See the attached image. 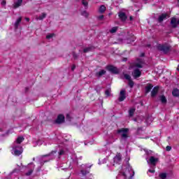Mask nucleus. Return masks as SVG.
Here are the masks:
<instances>
[{"label":"nucleus","instance_id":"obj_31","mask_svg":"<svg viewBox=\"0 0 179 179\" xmlns=\"http://www.w3.org/2000/svg\"><path fill=\"white\" fill-rule=\"evenodd\" d=\"M45 16H47V14L43 13L42 15L38 16V20H43V19H45Z\"/></svg>","mask_w":179,"mask_h":179},{"label":"nucleus","instance_id":"obj_30","mask_svg":"<svg viewBox=\"0 0 179 179\" xmlns=\"http://www.w3.org/2000/svg\"><path fill=\"white\" fill-rule=\"evenodd\" d=\"M150 169H148V174H149V173H151L152 174H155V169L156 168V167H155V166H150Z\"/></svg>","mask_w":179,"mask_h":179},{"label":"nucleus","instance_id":"obj_6","mask_svg":"<svg viewBox=\"0 0 179 179\" xmlns=\"http://www.w3.org/2000/svg\"><path fill=\"white\" fill-rule=\"evenodd\" d=\"M90 169H92V165L88 164L81 165L80 174L82 177H86L90 173Z\"/></svg>","mask_w":179,"mask_h":179},{"label":"nucleus","instance_id":"obj_54","mask_svg":"<svg viewBox=\"0 0 179 179\" xmlns=\"http://www.w3.org/2000/svg\"><path fill=\"white\" fill-rule=\"evenodd\" d=\"M147 47H150V45H148Z\"/></svg>","mask_w":179,"mask_h":179},{"label":"nucleus","instance_id":"obj_27","mask_svg":"<svg viewBox=\"0 0 179 179\" xmlns=\"http://www.w3.org/2000/svg\"><path fill=\"white\" fill-rule=\"evenodd\" d=\"M58 159H61V156H64L65 155V150L61 149L58 152Z\"/></svg>","mask_w":179,"mask_h":179},{"label":"nucleus","instance_id":"obj_40","mask_svg":"<svg viewBox=\"0 0 179 179\" xmlns=\"http://www.w3.org/2000/svg\"><path fill=\"white\" fill-rule=\"evenodd\" d=\"M134 65L136 68H143L142 63H135Z\"/></svg>","mask_w":179,"mask_h":179},{"label":"nucleus","instance_id":"obj_9","mask_svg":"<svg viewBox=\"0 0 179 179\" xmlns=\"http://www.w3.org/2000/svg\"><path fill=\"white\" fill-rule=\"evenodd\" d=\"M132 75L134 79H138V78H141V75H142V71H140L138 69H136L132 72Z\"/></svg>","mask_w":179,"mask_h":179},{"label":"nucleus","instance_id":"obj_5","mask_svg":"<svg viewBox=\"0 0 179 179\" xmlns=\"http://www.w3.org/2000/svg\"><path fill=\"white\" fill-rule=\"evenodd\" d=\"M13 151L15 156H20L23 153V147L17 143L13 144Z\"/></svg>","mask_w":179,"mask_h":179},{"label":"nucleus","instance_id":"obj_16","mask_svg":"<svg viewBox=\"0 0 179 179\" xmlns=\"http://www.w3.org/2000/svg\"><path fill=\"white\" fill-rule=\"evenodd\" d=\"M119 17L122 22H125V20L127 19V14H125L124 12L119 13Z\"/></svg>","mask_w":179,"mask_h":179},{"label":"nucleus","instance_id":"obj_47","mask_svg":"<svg viewBox=\"0 0 179 179\" xmlns=\"http://www.w3.org/2000/svg\"><path fill=\"white\" fill-rule=\"evenodd\" d=\"M25 20H27V22H29L30 21V18L26 17Z\"/></svg>","mask_w":179,"mask_h":179},{"label":"nucleus","instance_id":"obj_2","mask_svg":"<svg viewBox=\"0 0 179 179\" xmlns=\"http://www.w3.org/2000/svg\"><path fill=\"white\" fill-rule=\"evenodd\" d=\"M134 175L135 172L134 170H132V167L127 165V166L125 168V171L120 172L119 175L117 176V178H120V177L122 176L124 179H132Z\"/></svg>","mask_w":179,"mask_h":179},{"label":"nucleus","instance_id":"obj_26","mask_svg":"<svg viewBox=\"0 0 179 179\" xmlns=\"http://www.w3.org/2000/svg\"><path fill=\"white\" fill-rule=\"evenodd\" d=\"M135 108H131L129 110V117H134V114H135Z\"/></svg>","mask_w":179,"mask_h":179},{"label":"nucleus","instance_id":"obj_58","mask_svg":"<svg viewBox=\"0 0 179 179\" xmlns=\"http://www.w3.org/2000/svg\"><path fill=\"white\" fill-rule=\"evenodd\" d=\"M143 1H145V2H146V0H143Z\"/></svg>","mask_w":179,"mask_h":179},{"label":"nucleus","instance_id":"obj_18","mask_svg":"<svg viewBox=\"0 0 179 179\" xmlns=\"http://www.w3.org/2000/svg\"><path fill=\"white\" fill-rule=\"evenodd\" d=\"M113 162H114V163H115L116 164H120V163H121V155H116V156L113 158Z\"/></svg>","mask_w":179,"mask_h":179},{"label":"nucleus","instance_id":"obj_15","mask_svg":"<svg viewBox=\"0 0 179 179\" xmlns=\"http://www.w3.org/2000/svg\"><path fill=\"white\" fill-rule=\"evenodd\" d=\"M20 23H22V17H20L18 19H17V20L14 23L15 30H17L19 29Z\"/></svg>","mask_w":179,"mask_h":179},{"label":"nucleus","instance_id":"obj_51","mask_svg":"<svg viewBox=\"0 0 179 179\" xmlns=\"http://www.w3.org/2000/svg\"><path fill=\"white\" fill-rule=\"evenodd\" d=\"M133 20L132 16H130V20Z\"/></svg>","mask_w":179,"mask_h":179},{"label":"nucleus","instance_id":"obj_12","mask_svg":"<svg viewBox=\"0 0 179 179\" xmlns=\"http://www.w3.org/2000/svg\"><path fill=\"white\" fill-rule=\"evenodd\" d=\"M65 121V116L64 115H59L55 120L56 124H62Z\"/></svg>","mask_w":179,"mask_h":179},{"label":"nucleus","instance_id":"obj_49","mask_svg":"<svg viewBox=\"0 0 179 179\" xmlns=\"http://www.w3.org/2000/svg\"><path fill=\"white\" fill-rule=\"evenodd\" d=\"M2 131H3V129L0 128V132H2Z\"/></svg>","mask_w":179,"mask_h":179},{"label":"nucleus","instance_id":"obj_13","mask_svg":"<svg viewBox=\"0 0 179 179\" xmlns=\"http://www.w3.org/2000/svg\"><path fill=\"white\" fill-rule=\"evenodd\" d=\"M94 49H95L94 46L90 45L87 48H85L83 51L85 54H86L87 52H92V51H94Z\"/></svg>","mask_w":179,"mask_h":179},{"label":"nucleus","instance_id":"obj_44","mask_svg":"<svg viewBox=\"0 0 179 179\" xmlns=\"http://www.w3.org/2000/svg\"><path fill=\"white\" fill-rule=\"evenodd\" d=\"M76 69V66H75V64H73V65L71 66V71H75Z\"/></svg>","mask_w":179,"mask_h":179},{"label":"nucleus","instance_id":"obj_35","mask_svg":"<svg viewBox=\"0 0 179 179\" xmlns=\"http://www.w3.org/2000/svg\"><path fill=\"white\" fill-rule=\"evenodd\" d=\"M82 3L83 6H85V8L87 7V6L89 5V2H87V0H83Z\"/></svg>","mask_w":179,"mask_h":179},{"label":"nucleus","instance_id":"obj_41","mask_svg":"<svg viewBox=\"0 0 179 179\" xmlns=\"http://www.w3.org/2000/svg\"><path fill=\"white\" fill-rule=\"evenodd\" d=\"M58 169L59 171V170H64V171H68V170H69V168H62V166H59Z\"/></svg>","mask_w":179,"mask_h":179},{"label":"nucleus","instance_id":"obj_32","mask_svg":"<svg viewBox=\"0 0 179 179\" xmlns=\"http://www.w3.org/2000/svg\"><path fill=\"white\" fill-rule=\"evenodd\" d=\"M105 94L106 96H107L108 97L111 96V89H108L105 91Z\"/></svg>","mask_w":179,"mask_h":179},{"label":"nucleus","instance_id":"obj_21","mask_svg":"<svg viewBox=\"0 0 179 179\" xmlns=\"http://www.w3.org/2000/svg\"><path fill=\"white\" fill-rule=\"evenodd\" d=\"M159 100L162 104H167V99L164 95H160Z\"/></svg>","mask_w":179,"mask_h":179},{"label":"nucleus","instance_id":"obj_22","mask_svg":"<svg viewBox=\"0 0 179 179\" xmlns=\"http://www.w3.org/2000/svg\"><path fill=\"white\" fill-rule=\"evenodd\" d=\"M23 141H24V138L23 136H19L13 143H17V145H20V143L23 142Z\"/></svg>","mask_w":179,"mask_h":179},{"label":"nucleus","instance_id":"obj_56","mask_svg":"<svg viewBox=\"0 0 179 179\" xmlns=\"http://www.w3.org/2000/svg\"><path fill=\"white\" fill-rule=\"evenodd\" d=\"M147 155H149V152H147Z\"/></svg>","mask_w":179,"mask_h":179},{"label":"nucleus","instance_id":"obj_23","mask_svg":"<svg viewBox=\"0 0 179 179\" xmlns=\"http://www.w3.org/2000/svg\"><path fill=\"white\" fill-rule=\"evenodd\" d=\"M152 89H153V85L148 84L145 87V93H149Z\"/></svg>","mask_w":179,"mask_h":179},{"label":"nucleus","instance_id":"obj_45","mask_svg":"<svg viewBox=\"0 0 179 179\" xmlns=\"http://www.w3.org/2000/svg\"><path fill=\"white\" fill-rule=\"evenodd\" d=\"M1 5L3 6H5V5H6V1H1Z\"/></svg>","mask_w":179,"mask_h":179},{"label":"nucleus","instance_id":"obj_39","mask_svg":"<svg viewBox=\"0 0 179 179\" xmlns=\"http://www.w3.org/2000/svg\"><path fill=\"white\" fill-rule=\"evenodd\" d=\"M53 36H55L54 34H48V35L46 36V38H47L48 40H50V38H52Z\"/></svg>","mask_w":179,"mask_h":179},{"label":"nucleus","instance_id":"obj_4","mask_svg":"<svg viewBox=\"0 0 179 179\" xmlns=\"http://www.w3.org/2000/svg\"><path fill=\"white\" fill-rule=\"evenodd\" d=\"M129 132V129L122 128L117 130V134H120L122 141L126 142L128 139V133Z\"/></svg>","mask_w":179,"mask_h":179},{"label":"nucleus","instance_id":"obj_17","mask_svg":"<svg viewBox=\"0 0 179 179\" xmlns=\"http://www.w3.org/2000/svg\"><path fill=\"white\" fill-rule=\"evenodd\" d=\"M171 24L173 29H176V27H177L178 23H177V19L176 17L171 18Z\"/></svg>","mask_w":179,"mask_h":179},{"label":"nucleus","instance_id":"obj_33","mask_svg":"<svg viewBox=\"0 0 179 179\" xmlns=\"http://www.w3.org/2000/svg\"><path fill=\"white\" fill-rule=\"evenodd\" d=\"M123 76L126 80H131V76H129V74L123 73Z\"/></svg>","mask_w":179,"mask_h":179},{"label":"nucleus","instance_id":"obj_59","mask_svg":"<svg viewBox=\"0 0 179 179\" xmlns=\"http://www.w3.org/2000/svg\"><path fill=\"white\" fill-rule=\"evenodd\" d=\"M178 2H179V0H178Z\"/></svg>","mask_w":179,"mask_h":179},{"label":"nucleus","instance_id":"obj_57","mask_svg":"<svg viewBox=\"0 0 179 179\" xmlns=\"http://www.w3.org/2000/svg\"><path fill=\"white\" fill-rule=\"evenodd\" d=\"M7 134H9V131L6 133Z\"/></svg>","mask_w":179,"mask_h":179},{"label":"nucleus","instance_id":"obj_7","mask_svg":"<svg viewBox=\"0 0 179 179\" xmlns=\"http://www.w3.org/2000/svg\"><path fill=\"white\" fill-rule=\"evenodd\" d=\"M146 160L148 166L156 167V164H157V162H159V158L151 156L149 158H146Z\"/></svg>","mask_w":179,"mask_h":179},{"label":"nucleus","instance_id":"obj_19","mask_svg":"<svg viewBox=\"0 0 179 179\" xmlns=\"http://www.w3.org/2000/svg\"><path fill=\"white\" fill-rule=\"evenodd\" d=\"M164 19H167V15L166 13L162 14L158 17V22L159 23H162Z\"/></svg>","mask_w":179,"mask_h":179},{"label":"nucleus","instance_id":"obj_25","mask_svg":"<svg viewBox=\"0 0 179 179\" xmlns=\"http://www.w3.org/2000/svg\"><path fill=\"white\" fill-rule=\"evenodd\" d=\"M22 2H23V0H17L14 3V8H19L20 5H22Z\"/></svg>","mask_w":179,"mask_h":179},{"label":"nucleus","instance_id":"obj_29","mask_svg":"<svg viewBox=\"0 0 179 179\" xmlns=\"http://www.w3.org/2000/svg\"><path fill=\"white\" fill-rule=\"evenodd\" d=\"M99 12L100 13H104V12H106V6H101L99 8Z\"/></svg>","mask_w":179,"mask_h":179},{"label":"nucleus","instance_id":"obj_28","mask_svg":"<svg viewBox=\"0 0 179 179\" xmlns=\"http://www.w3.org/2000/svg\"><path fill=\"white\" fill-rule=\"evenodd\" d=\"M159 177L161 179H166L167 178V173H159Z\"/></svg>","mask_w":179,"mask_h":179},{"label":"nucleus","instance_id":"obj_14","mask_svg":"<svg viewBox=\"0 0 179 179\" xmlns=\"http://www.w3.org/2000/svg\"><path fill=\"white\" fill-rule=\"evenodd\" d=\"M157 93H159V86H156L152 89L151 91V97H156Z\"/></svg>","mask_w":179,"mask_h":179},{"label":"nucleus","instance_id":"obj_53","mask_svg":"<svg viewBox=\"0 0 179 179\" xmlns=\"http://www.w3.org/2000/svg\"><path fill=\"white\" fill-rule=\"evenodd\" d=\"M36 160V158H33V161L34 162Z\"/></svg>","mask_w":179,"mask_h":179},{"label":"nucleus","instance_id":"obj_43","mask_svg":"<svg viewBox=\"0 0 179 179\" xmlns=\"http://www.w3.org/2000/svg\"><path fill=\"white\" fill-rule=\"evenodd\" d=\"M98 19H99V20H103L104 19V15H99V16L98 17Z\"/></svg>","mask_w":179,"mask_h":179},{"label":"nucleus","instance_id":"obj_38","mask_svg":"<svg viewBox=\"0 0 179 179\" xmlns=\"http://www.w3.org/2000/svg\"><path fill=\"white\" fill-rule=\"evenodd\" d=\"M73 58L74 59H78V58H79V55L76 54L75 52H73Z\"/></svg>","mask_w":179,"mask_h":179},{"label":"nucleus","instance_id":"obj_52","mask_svg":"<svg viewBox=\"0 0 179 179\" xmlns=\"http://www.w3.org/2000/svg\"><path fill=\"white\" fill-rule=\"evenodd\" d=\"M144 55H145V54L143 53V54L141 55V57H144Z\"/></svg>","mask_w":179,"mask_h":179},{"label":"nucleus","instance_id":"obj_46","mask_svg":"<svg viewBox=\"0 0 179 179\" xmlns=\"http://www.w3.org/2000/svg\"><path fill=\"white\" fill-rule=\"evenodd\" d=\"M66 118H67V120H69V121H71V117H69V114L66 115Z\"/></svg>","mask_w":179,"mask_h":179},{"label":"nucleus","instance_id":"obj_42","mask_svg":"<svg viewBox=\"0 0 179 179\" xmlns=\"http://www.w3.org/2000/svg\"><path fill=\"white\" fill-rule=\"evenodd\" d=\"M166 152H170V150H171V146L170 145L166 146Z\"/></svg>","mask_w":179,"mask_h":179},{"label":"nucleus","instance_id":"obj_37","mask_svg":"<svg viewBox=\"0 0 179 179\" xmlns=\"http://www.w3.org/2000/svg\"><path fill=\"white\" fill-rule=\"evenodd\" d=\"M134 85H135L134 84V81H132V80L131 79V80H129V87H134Z\"/></svg>","mask_w":179,"mask_h":179},{"label":"nucleus","instance_id":"obj_60","mask_svg":"<svg viewBox=\"0 0 179 179\" xmlns=\"http://www.w3.org/2000/svg\"><path fill=\"white\" fill-rule=\"evenodd\" d=\"M90 179H92V178H90Z\"/></svg>","mask_w":179,"mask_h":179},{"label":"nucleus","instance_id":"obj_55","mask_svg":"<svg viewBox=\"0 0 179 179\" xmlns=\"http://www.w3.org/2000/svg\"><path fill=\"white\" fill-rule=\"evenodd\" d=\"M148 176H149L150 177H151V176H152V175H149V174H148Z\"/></svg>","mask_w":179,"mask_h":179},{"label":"nucleus","instance_id":"obj_36","mask_svg":"<svg viewBox=\"0 0 179 179\" xmlns=\"http://www.w3.org/2000/svg\"><path fill=\"white\" fill-rule=\"evenodd\" d=\"M117 30H118V28L117 27H113L110 30V33H115L117 31Z\"/></svg>","mask_w":179,"mask_h":179},{"label":"nucleus","instance_id":"obj_10","mask_svg":"<svg viewBox=\"0 0 179 179\" xmlns=\"http://www.w3.org/2000/svg\"><path fill=\"white\" fill-rule=\"evenodd\" d=\"M107 70L109 71V72H111V73H114L115 75L118 73V69L114 66H108Z\"/></svg>","mask_w":179,"mask_h":179},{"label":"nucleus","instance_id":"obj_20","mask_svg":"<svg viewBox=\"0 0 179 179\" xmlns=\"http://www.w3.org/2000/svg\"><path fill=\"white\" fill-rule=\"evenodd\" d=\"M106 70H101L100 71L96 73L95 76L96 78H101L103 75H106Z\"/></svg>","mask_w":179,"mask_h":179},{"label":"nucleus","instance_id":"obj_8","mask_svg":"<svg viewBox=\"0 0 179 179\" xmlns=\"http://www.w3.org/2000/svg\"><path fill=\"white\" fill-rule=\"evenodd\" d=\"M35 167H36V165L34 164V163H33V162L29 163L27 166V169H28L29 170L25 173V175L27 176H31V174H33V171H34Z\"/></svg>","mask_w":179,"mask_h":179},{"label":"nucleus","instance_id":"obj_50","mask_svg":"<svg viewBox=\"0 0 179 179\" xmlns=\"http://www.w3.org/2000/svg\"><path fill=\"white\" fill-rule=\"evenodd\" d=\"M177 71H178V72H179V64H178V66L177 67Z\"/></svg>","mask_w":179,"mask_h":179},{"label":"nucleus","instance_id":"obj_11","mask_svg":"<svg viewBox=\"0 0 179 179\" xmlns=\"http://www.w3.org/2000/svg\"><path fill=\"white\" fill-rule=\"evenodd\" d=\"M127 99V96L125 95V90H122L119 94L118 100L119 101H124Z\"/></svg>","mask_w":179,"mask_h":179},{"label":"nucleus","instance_id":"obj_24","mask_svg":"<svg viewBox=\"0 0 179 179\" xmlns=\"http://www.w3.org/2000/svg\"><path fill=\"white\" fill-rule=\"evenodd\" d=\"M172 94L174 97H178L179 96V90L176 88L173 90Z\"/></svg>","mask_w":179,"mask_h":179},{"label":"nucleus","instance_id":"obj_48","mask_svg":"<svg viewBox=\"0 0 179 179\" xmlns=\"http://www.w3.org/2000/svg\"><path fill=\"white\" fill-rule=\"evenodd\" d=\"M131 41H132V42L135 41V37H133V38H132Z\"/></svg>","mask_w":179,"mask_h":179},{"label":"nucleus","instance_id":"obj_34","mask_svg":"<svg viewBox=\"0 0 179 179\" xmlns=\"http://www.w3.org/2000/svg\"><path fill=\"white\" fill-rule=\"evenodd\" d=\"M81 15H82V16H84L85 17H88V16H89V13L86 10L81 12Z\"/></svg>","mask_w":179,"mask_h":179},{"label":"nucleus","instance_id":"obj_1","mask_svg":"<svg viewBox=\"0 0 179 179\" xmlns=\"http://www.w3.org/2000/svg\"><path fill=\"white\" fill-rule=\"evenodd\" d=\"M55 155H57V150L52 151L48 155H42L39 158L40 166L36 169L37 173H40L41 169H43V166H44V163H48V162H50V160H54V159H55Z\"/></svg>","mask_w":179,"mask_h":179},{"label":"nucleus","instance_id":"obj_3","mask_svg":"<svg viewBox=\"0 0 179 179\" xmlns=\"http://www.w3.org/2000/svg\"><path fill=\"white\" fill-rule=\"evenodd\" d=\"M172 47L170 45V43H159L157 45V49L158 51L163 52V54L167 55L169 52H171Z\"/></svg>","mask_w":179,"mask_h":179}]
</instances>
